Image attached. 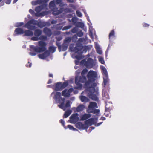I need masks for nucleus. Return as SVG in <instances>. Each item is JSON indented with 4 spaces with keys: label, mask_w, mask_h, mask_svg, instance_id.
<instances>
[{
    "label": "nucleus",
    "mask_w": 153,
    "mask_h": 153,
    "mask_svg": "<svg viewBox=\"0 0 153 153\" xmlns=\"http://www.w3.org/2000/svg\"><path fill=\"white\" fill-rule=\"evenodd\" d=\"M97 76V74L96 72L92 70H90L87 75L88 81L85 84V86L89 88L88 89L89 92L88 95L90 98L96 101H97L98 100V92L96 84L94 82L95 78Z\"/></svg>",
    "instance_id": "obj_1"
},
{
    "label": "nucleus",
    "mask_w": 153,
    "mask_h": 153,
    "mask_svg": "<svg viewBox=\"0 0 153 153\" xmlns=\"http://www.w3.org/2000/svg\"><path fill=\"white\" fill-rule=\"evenodd\" d=\"M46 40H41L38 42V46L30 45V52L29 54L31 56H35L36 55V53H40L45 51L47 49V43L45 41Z\"/></svg>",
    "instance_id": "obj_2"
},
{
    "label": "nucleus",
    "mask_w": 153,
    "mask_h": 153,
    "mask_svg": "<svg viewBox=\"0 0 153 153\" xmlns=\"http://www.w3.org/2000/svg\"><path fill=\"white\" fill-rule=\"evenodd\" d=\"M53 95H54L53 98L54 99L56 102L57 103L60 104L58 105L60 108L65 111L67 108L70 107V102L67 101H66V104H65V99L64 97L62 98L61 97V94L60 92H53L51 94V96Z\"/></svg>",
    "instance_id": "obj_3"
},
{
    "label": "nucleus",
    "mask_w": 153,
    "mask_h": 153,
    "mask_svg": "<svg viewBox=\"0 0 153 153\" xmlns=\"http://www.w3.org/2000/svg\"><path fill=\"white\" fill-rule=\"evenodd\" d=\"M33 25H37L40 27H42L45 25L42 24L41 22H39L38 21L34 19L30 20L26 23L24 26L29 29L34 30L35 29V27Z\"/></svg>",
    "instance_id": "obj_4"
},
{
    "label": "nucleus",
    "mask_w": 153,
    "mask_h": 153,
    "mask_svg": "<svg viewBox=\"0 0 153 153\" xmlns=\"http://www.w3.org/2000/svg\"><path fill=\"white\" fill-rule=\"evenodd\" d=\"M80 64L82 65L85 66L88 68H91L95 65V62L91 58H85L81 62Z\"/></svg>",
    "instance_id": "obj_5"
},
{
    "label": "nucleus",
    "mask_w": 153,
    "mask_h": 153,
    "mask_svg": "<svg viewBox=\"0 0 153 153\" xmlns=\"http://www.w3.org/2000/svg\"><path fill=\"white\" fill-rule=\"evenodd\" d=\"M97 107V103L93 102H90L88 106V113H93L94 114H97L99 112V110L95 108Z\"/></svg>",
    "instance_id": "obj_6"
},
{
    "label": "nucleus",
    "mask_w": 153,
    "mask_h": 153,
    "mask_svg": "<svg viewBox=\"0 0 153 153\" xmlns=\"http://www.w3.org/2000/svg\"><path fill=\"white\" fill-rule=\"evenodd\" d=\"M49 6L50 8L53 11V13L54 15H58L61 13L63 11V10L62 8H60L59 10H56L57 9L55 7L56 4L54 1H52L49 4Z\"/></svg>",
    "instance_id": "obj_7"
},
{
    "label": "nucleus",
    "mask_w": 153,
    "mask_h": 153,
    "mask_svg": "<svg viewBox=\"0 0 153 153\" xmlns=\"http://www.w3.org/2000/svg\"><path fill=\"white\" fill-rule=\"evenodd\" d=\"M80 71L78 70L76 72L75 83L77 86L75 87L77 89H80L82 87V85L80 83V78L82 76H79L78 75L79 74Z\"/></svg>",
    "instance_id": "obj_8"
},
{
    "label": "nucleus",
    "mask_w": 153,
    "mask_h": 153,
    "mask_svg": "<svg viewBox=\"0 0 153 153\" xmlns=\"http://www.w3.org/2000/svg\"><path fill=\"white\" fill-rule=\"evenodd\" d=\"M71 41V39L70 38L68 37L65 39L63 44L60 46H59V48L60 49V51H66L68 48V47L69 43Z\"/></svg>",
    "instance_id": "obj_9"
},
{
    "label": "nucleus",
    "mask_w": 153,
    "mask_h": 153,
    "mask_svg": "<svg viewBox=\"0 0 153 153\" xmlns=\"http://www.w3.org/2000/svg\"><path fill=\"white\" fill-rule=\"evenodd\" d=\"M86 87V90L82 92L81 93V95L79 97L81 101L83 102H87L89 101V99L88 98L85 96L83 95L86 94L89 97L88 95V93H89L88 89H89V88Z\"/></svg>",
    "instance_id": "obj_10"
},
{
    "label": "nucleus",
    "mask_w": 153,
    "mask_h": 153,
    "mask_svg": "<svg viewBox=\"0 0 153 153\" xmlns=\"http://www.w3.org/2000/svg\"><path fill=\"white\" fill-rule=\"evenodd\" d=\"M79 114L78 113H75L72 114L70 117V122L72 123H75L79 120Z\"/></svg>",
    "instance_id": "obj_11"
},
{
    "label": "nucleus",
    "mask_w": 153,
    "mask_h": 153,
    "mask_svg": "<svg viewBox=\"0 0 153 153\" xmlns=\"http://www.w3.org/2000/svg\"><path fill=\"white\" fill-rule=\"evenodd\" d=\"M88 71V70L86 68L83 69L81 73L82 77L80 78V82H81L83 83L86 81V78L84 75L87 73Z\"/></svg>",
    "instance_id": "obj_12"
},
{
    "label": "nucleus",
    "mask_w": 153,
    "mask_h": 153,
    "mask_svg": "<svg viewBox=\"0 0 153 153\" xmlns=\"http://www.w3.org/2000/svg\"><path fill=\"white\" fill-rule=\"evenodd\" d=\"M73 91V89L72 88H70L68 90L65 89L62 91V95L65 97H68L70 96V93L72 92Z\"/></svg>",
    "instance_id": "obj_13"
},
{
    "label": "nucleus",
    "mask_w": 153,
    "mask_h": 153,
    "mask_svg": "<svg viewBox=\"0 0 153 153\" xmlns=\"http://www.w3.org/2000/svg\"><path fill=\"white\" fill-rule=\"evenodd\" d=\"M50 53L48 51H45L43 53L39 54L38 57L41 59H45L46 58L49 56Z\"/></svg>",
    "instance_id": "obj_14"
},
{
    "label": "nucleus",
    "mask_w": 153,
    "mask_h": 153,
    "mask_svg": "<svg viewBox=\"0 0 153 153\" xmlns=\"http://www.w3.org/2000/svg\"><path fill=\"white\" fill-rule=\"evenodd\" d=\"M85 108V106L82 104L79 105L77 107H74L72 109L75 112H79L83 110Z\"/></svg>",
    "instance_id": "obj_15"
},
{
    "label": "nucleus",
    "mask_w": 153,
    "mask_h": 153,
    "mask_svg": "<svg viewBox=\"0 0 153 153\" xmlns=\"http://www.w3.org/2000/svg\"><path fill=\"white\" fill-rule=\"evenodd\" d=\"M74 46V44H71L70 46L69 49L71 51H74L75 53L78 52L82 48L81 46L76 47L73 49V48Z\"/></svg>",
    "instance_id": "obj_16"
},
{
    "label": "nucleus",
    "mask_w": 153,
    "mask_h": 153,
    "mask_svg": "<svg viewBox=\"0 0 153 153\" xmlns=\"http://www.w3.org/2000/svg\"><path fill=\"white\" fill-rule=\"evenodd\" d=\"M47 39V37L44 36H41L39 37L38 36L33 37L31 38V40L33 41H38L39 40H46Z\"/></svg>",
    "instance_id": "obj_17"
},
{
    "label": "nucleus",
    "mask_w": 153,
    "mask_h": 153,
    "mask_svg": "<svg viewBox=\"0 0 153 153\" xmlns=\"http://www.w3.org/2000/svg\"><path fill=\"white\" fill-rule=\"evenodd\" d=\"M46 6V4H43L42 5L36 7L35 9V10L37 13H39L42 9L45 8Z\"/></svg>",
    "instance_id": "obj_18"
},
{
    "label": "nucleus",
    "mask_w": 153,
    "mask_h": 153,
    "mask_svg": "<svg viewBox=\"0 0 153 153\" xmlns=\"http://www.w3.org/2000/svg\"><path fill=\"white\" fill-rule=\"evenodd\" d=\"M24 31L22 28H17L16 29L15 31V35H19L22 34L24 33Z\"/></svg>",
    "instance_id": "obj_19"
},
{
    "label": "nucleus",
    "mask_w": 153,
    "mask_h": 153,
    "mask_svg": "<svg viewBox=\"0 0 153 153\" xmlns=\"http://www.w3.org/2000/svg\"><path fill=\"white\" fill-rule=\"evenodd\" d=\"M47 0H41L39 1V0H38L37 1H33L32 2L33 5H36L38 4H39L42 2H43L44 4H45Z\"/></svg>",
    "instance_id": "obj_20"
},
{
    "label": "nucleus",
    "mask_w": 153,
    "mask_h": 153,
    "mask_svg": "<svg viewBox=\"0 0 153 153\" xmlns=\"http://www.w3.org/2000/svg\"><path fill=\"white\" fill-rule=\"evenodd\" d=\"M95 48L98 53L99 54H101L102 53V51L98 44L97 43H95Z\"/></svg>",
    "instance_id": "obj_21"
},
{
    "label": "nucleus",
    "mask_w": 153,
    "mask_h": 153,
    "mask_svg": "<svg viewBox=\"0 0 153 153\" xmlns=\"http://www.w3.org/2000/svg\"><path fill=\"white\" fill-rule=\"evenodd\" d=\"M76 128L79 129H85V128L84 125L80 122L77 123L76 124Z\"/></svg>",
    "instance_id": "obj_22"
},
{
    "label": "nucleus",
    "mask_w": 153,
    "mask_h": 153,
    "mask_svg": "<svg viewBox=\"0 0 153 153\" xmlns=\"http://www.w3.org/2000/svg\"><path fill=\"white\" fill-rule=\"evenodd\" d=\"M101 69L102 70L104 76H108V74L106 69L105 67L103 66H100Z\"/></svg>",
    "instance_id": "obj_23"
},
{
    "label": "nucleus",
    "mask_w": 153,
    "mask_h": 153,
    "mask_svg": "<svg viewBox=\"0 0 153 153\" xmlns=\"http://www.w3.org/2000/svg\"><path fill=\"white\" fill-rule=\"evenodd\" d=\"M62 89L61 82H58L56 84V87L55 88V90L59 91Z\"/></svg>",
    "instance_id": "obj_24"
},
{
    "label": "nucleus",
    "mask_w": 153,
    "mask_h": 153,
    "mask_svg": "<svg viewBox=\"0 0 153 153\" xmlns=\"http://www.w3.org/2000/svg\"><path fill=\"white\" fill-rule=\"evenodd\" d=\"M44 33L48 36H50L51 35V30L47 28H45L43 30Z\"/></svg>",
    "instance_id": "obj_25"
},
{
    "label": "nucleus",
    "mask_w": 153,
    "mask_h": 153,
    "mask_svg": "<svg viewBox=\"0 0 153 153\" xmlns=\"http://www.w3.org/2000/svg\"><path fill=\"white\" fill-rule=\"evenodd\" d=\"M91 117V115L89 114H85L81 116V119L82 120H85Z\"/></svg>",
    "instance_id": "obj_26"
},
{
    "label": "nucleus",
    "mask_w": 153,
    "mask_h": 153,
    "mask_svg": "<svg viewBox=\"0 0 153 153\" xmlns=\"http://www.w3.org/2000/svg\"><path fill=\"white\" fill-rule=\"evenodd\" d=\"M25 35L27 36H32L33 35V32L30 30H27L24 31Z\"/></svg>",
    "instance_id": "obj_27"
},
{
    "label": "nucleus",
    "mask_w": 153,
    "mask_h": 153,
    "mask_svg": "<svg viewBox=\"0 0 153 153\" xmlns=\"http://www.w3.org/2000/svg\"><path fill=\"white\" fill-rule=\"evenodd\" d=\"M75 58L77 59V60L75 61V63L76 64H79V60L82 59V57L81 54H79L75 56Z\"/></svg>",
    "instance_id": "obj_28"
},
{
    "label": "nucleus",
    "mask_w": 153,
    "mask_h": 153,
    "mask_svg": "<svg viewBox=\"0 0 153 153\" xmlns=\"http://www.w3.org/2000/svg\"><path fill=\"white\" fill-rule=\"evenodd\" d=\"M93 123V119H88L85 122V124L88 126H90Z\"/></svg>",
    "instance_id": "obj_29"
},
{
    "label": "nucleus",
    "mask_w": 153,
    "mask_h": 153,
    "mask_svg": "<svg viewBox=\"0 0 153 153\" xmlns=\"http://www.w3.org/2000/svg\"><path fill=\"white\" fill-rule=\"evenodd\" d=\"M93 30L92 28V27L91 26H89V33L90 36L91 38L93 37Z\"/></svg>",
    "instance_id": "obj_30"
},
{
    "label": "nucleus",
    "mask_w": 153,
    "mask_h": 153,
    "mask_svg": "<svg viewBox=\"0 0 153 153\" xmlns=\"http://www.w3.org/2000/svg\"><path fill=\"white\" fill-rule=\"evenodd\" d=\"M72 112L71 110H67L65 112V113L64 114V117L65 118H67L71 114Z\"/></svg>",
    "instance_id": "obj_31"
},
{
    "label": "nucleus",
    "mask_w": 153,
    "mask_h": 153,
    "mask_svg": "<svg viewBox=\"0 0 153 153\" xmlns=\"http://www.w3.org/2000/svg\"><path fill=\"white\" fill-rule=\"evenodd\" d=\"M42 33V31L39 29H37L35 30L34 35L36 36L39 37Z\"/></svg>",
    "instance_id": "obj_32"
},
{
    "label": "nucleus",
    "mask_w": 153,
    "mask_h": 153,
    "mask_svg": "<svg viewBox=\"0 0 153 153\" xmlns=\"http://www.w3.org/2000/svg\"><path fill=\"white\" fill-rule=\"evenodd\" d=\"M49 49L50 51L53 53L55 51L56 48L53 46H52L49 47Z\"/></svg>",
    "instance_id": "obj_33"
},
{
    "label": "nucleus",
    "mask_w": 153,
    "mask_h": 153,
    "mask_svg": "<svg viewBox=\"0 0 153 153\" xmlns=\"http://www.w3.org/2000/svg\"><path fill=\"white\" fill-rule=\"evenodd\" d=\"M104 82L103 83L104 85H105L108 81V76H104L103 77Z\"/></svg>",
    "instance_id": "obj_34"
},
{
    "label": "nucleus",
    "mask_w": 153,
    "mask_h": 153,
    "mask_svg": "<svg viewBox=\"0 0 153 153\" xmlns=\"http://www.w3.org/2000/svg\"><path fill=\"white\" fill-rule=\"evenodd\" d=\"M77 26L83 28L84 26V24L83 23L81 22H78L76 23Z\"/></svg>",
    "instance_id": "obj_35"
},
{
    "label": "nucleus",
    "mask_w": 153,
    "mask_h": 153,
    "mask_svg": "<svg viewBox=\"0 0 153 153\" xmlns=\"http://www.w3.org/2000/svg\"><path fill=\"white\" fill-rule=\"evenodd\" d=\"M62 0H56L55 1V2L56 4L57 5L58 4L60 6H62L63 5V4L62 3Z\"/></svg>",
    "instance_id": "obj_36"
},
{
    "label": "nucleus",
    "mask_w": 153,
    "mask_h": 153,
    "mask_svg": "<svg viewBox=\"0 0 153 153\" xmlns=\"http://www.w3.org/2000/svg\"><path fill=\"white\" fill-rule=\"evenodd\" d=\"M67 128H69L70 130H72L73 131H78L77 129L74 128L71 125H68L67 126Z\"/></svg>",
    "instance_id": "obj_37"
},
{
    "label": "nucleus",
    "mask_w": 153,
    "mask_h": 153,
    "mask_svg": "<svg viewBox=\"0 0 153 153\" xmlns=\"http://www.w3.org/2000/svg\"><path fill=\"white\" fill-rule=\"evenodd\" d=\"M102 96L103 97H106L107 98H108V95L106 92V91L104 90H103L102 93Z\"/></svg>",
    "instance_id": "obj_38"
},
{
    "label": "nucleus",
    "mask_w": 153,
    "mask_h": 153,
    "mask_svg": "<svg viewBox=\"0 0 153 153\" xmlns=\"http://www.w3.org/2000/svg\"><path fill=\"white\" fill-rule=\"evenodd\" d=\"M99 61L102 64H104L105 63V61L103 58L101 57H99Z\"/></svg>",
    "instance_id": "obj_39"
},
{
    "label": "nucleus",
    "mask_w": 153,
    "mask_h": 153,
    "mask_svg": "<svg viewBox=\"0 0 153 153\" xmlns=\"http://www.w3.org/2000/svg\"><path fill=\"white\" fill-rule=\"evenodd\" d=\"M68 85V83L67 82H65L62 84V89L66 87Z\"/></svg>",
    "instance_id": "obj_40"
},
{
    "label": "nucleus",
    "mask_w": 153,
    "mask_h": 153,
    "mask_svg": "<svg viewBox=\"0 0 153 153\" xmlns=\"http://www.w3.org/2000/svg\"><path fill=\"white\" fill-rule=\"evenodd\" d=\"M24 24V23L22 22H18L16 23L15 25V26L16 27H19L22 26Z\"/></svg>",
    "instance_id": "obj_41"
},
{
    "label": "nucleus",
    "mask_w": 153,
    "mask_h": 153,
    "mask_svg": "<svg viewBox=\"0 0 153 153\" xmlns=\"http://www.w3.org/2000/svg\"><path fill=\"white\" fill-rule=\"evenodd\" d=\"M76 14L77 16L79 17H81L82 16V14L79 11L77 10L76 11Z\"/></svg>",
    "instance_id": "obj_42"
},
{
    "label": "nucleus",
    "mask_w": 153,
    "mask_h": 153,
    "mask_svg": "<svg viewBox=\"0 0 153 153\" xmlns=\"http://www.w3.org/2000/svg\"><path fill=\"white\" fill-rule=\"evenodd\" d=\"M114 30H112L109 34V38H110L111 37L114 36Z\"/></svg>",
    "instance_id": "obj_43"
},
{
    "label": "nucleus",
    "mask_w": 153,
    "mask_h": 153,
    "mask_svg": "<svg viewBox=\"0 0 153 153\" xmlns=\"http://www.w3.org/2000/svg\"><path fill=\"white\" fill-rule=\"evenodd\" d=\"M71 26H65L64 27L62 30H63L67 29H69L70 28H71Z\"/></svg>",
    "instance_id": "obj_44"
},
{
    "label": "nucleus",
    "mask_w": 153,
    "mask_h": 153,
    "mask_svg": "<svg viewBox=\"0 0 153 153\" xmlns=\"http://www.w3.org/2000/svg\"><path fill=\"white\" fill-rule=\"evenodd\" d=\"M83 33L82 31H80L79 32H78L77 34L78 36L79 37H81L83 36Z\"/></svg>",
    "instance_id": "obj_45"
},
{
    "label": "nucleus",
    "mask_w": 153,
    "mask_h": 153,
    "mask_svg": "<svg viewBox=\"0 0 153 153\" xmlns=\"http://www.w3.org/2000/svg\"><path fill=\"white\" fill-rule=\"evenodd\" d=\"M60 123L62 124L63 126L64 127V128L65 129H66V128L65 127L64 124H65V122L63 120H60Z\"/></svg>",
    "instance_id": "obj_46"
},
{
    "label": "nucleus",
    "mask_w": 153,
    "mask_h": 153,
    "mask_svg": "<svg viewBox=\"0 0 153 153\" xmlns=\"http://www.w3.org/2000/svg\"><path fill=\"white\" fill-rule=\"evenodd\" d=\"M5 3L7 4H10L11 2V0H4Z\"/></svg>",
    "instance_id": "obj_47"
},
{
    "label": "nucleus",
    "mask_w": 153,
    "mask_h": 153,
    "mask_svg": "<svg viewBox=\"0 0 153 153\" xmlns=\"http://www.w3.org/2000/svg\"><path fill=\"white\" fill-rule=\"evenodd\" d=\"M45 15V12H43L40 13L39 16H43Z\"/></svg>",
    "instance_id": "obj_48"
},
{
    "label": "nucleus",
    "mask_w": 153,
    "mask_h": 153,
    "mask_svg": "<svg viewBox=\"0 0 153 153\" xmlns=\"http://www.w3.org/2000/svg\"><path fill=\"white\" fill-rule=\"evenodd\" d=\"M77 30V28L75 27V28H74V29H73L72 30V32H73V33H75L76 31Z\"/></svg>",
    "instance_id": "obj_49"
},
{
    "label": "nucleus",
    "mask_w": 153,
    "mask_h": 153,
    "mask_svg": "<svg viewBox=\"0 0 153 153\" xmlns=\"http://www.w3.org/2000/svg\"><path fill=\"white\" fill-rule=\"evenodd\" d=\"M72 20L74 23H75L76 21V18L73 17L72 19Z\"/></svg>",
    "instance_id": "obj_50"
},
{
    "label": "nucleus",
    "mask_w": 153,
    "mask_h": 153,
    "mask_svg": "<svg viewBox=\"0 0 153 153\" xmlns=\"http://www.w3.org/2000/svg\"><path fill=\"white\" fill-rule=\"evenodd\" d=\"M29 12L30 13H31L32 14H34V11L31 9H30L29 10Z\"/></svg>",
    "instance_id": "obj_51"
},
{
    "label": "nucleus",
    "mask_w": 153,
    "mask_h": 153,
    "mask_svg": "<svg viewBox=\"0 0 153 153\" xmlns=\"http://www.w3.org/2000/svg\"><path fill=\"white\" fill-rule=\"evenodd\" d=\"M26 66L27 67H30L31 66V64H30L29 62H28V63L26 64Z\"/></svg>",
    "instance_id": "obj_52"
},
{
    "label": "nucleus",
    "mask_w": 153,
    "mask_h": 153,
    "mask_svg": "<svg viewBox=\"0 0 153 153\" xmlns=\"http://www.w3.org/2000/svg\"><path fill=\"white\" fill-rule=\"evenodd\" d=\"M149 25L147 24L144 23L143 24V26L146 27H148L149 26Z\"/></svg>",
    "instance_id": "obj_53"
},
{
    "label": "nucleus",
    "mask_w": 153,
    "mask_h": 153,
    "mask_svg": "<svg viewBox=\"0 0 153 153\" xmlns=\"http://www.w3.org/2000/svg\"><path fill=\"white\" fill-rule=\"evenodd\" d=\"M102 122L99 123L96 125V126H99L101 124H102Z\"/></svg>",
    "instance_id": "obj_54"
},
{
    "label": "nucleus",
    "mask_w": 153,
    "mask_h": 153,
    "mask_svg": "<svg viewBox=\"0 0 153 153\" xmlns=\"http://www.w3.org/2000/svg\"><path fill=\"white\" fill-rule=\"evenodd\" d=\"M67 1L69 2H73L74 1L73 0H67Z\"/></svg>",
    "instance_id": "obj_55"
},
{
    "label": "nucleus",
    "mask_w": 153,
    "mask_h": 153,
    "mask_svg": "<svg viewBox=\"0 0 153 153\" xmlns=\"http://www.w3.org/2000/svg\"><path fill=\"white\" fill-rule=\"evenodd\" d=\"M71 100L72 101H74L75 99V98L74 97H72L71 98Z\"/></svg>",
    "instance_id": "obj_56"
},
{
    "label": "nucleus",
    "mask_w": 153,
    "mask_h": 153,
    "mask_svg": "<svg viewBox=\"0 0 153 153\" xmlns=\"http://www.w3.org/2000/svg\"><path fill=\"white\" fill-rule=\"evenodd\" d=\"M56 23V22L55 21V20H53L51 22V23L53 24H55Z\"/></svg>",
    "instance_id": "obj_57"
},
{
    "label": "nucleus",
    "mask_w": 153,
    "mask_h": 153,
    "mask_svg": "<svg viewBox=\"0 0 153 153\" xmlns=\"http://www.w3.org/2000/svg\"><path fill=\"white\" fill-rule=\"evenodd\" d=\"M49 76L50 77H53V75L52 74H50L49 75Z\"/></svg>",
    "instance_id": "obj_58"
},
{
    "label": "nucleus",
    "mask_w": 153,
    "mask_h": 153,
    "mask_svg": "<svg viewBox=\"0 0 153 153\" xmlns=\"http://www.w3.org/2000/svg\"><path fill=\"white\" fill-rule=\"evenodd\" d=\"M52 82V81L51 80H50L48 81V84H49V83H51V82Z\"/></svg>",
    "instance_id": "obj_59"
},
{
    "label": "nucleus",
    "mask_w": 153,
    "mask_h": 153,
    "mask_svg": "<svg viewBox=\"0 0 153 153\" xmlns=\"http://www.w3.org/2000/svg\"><path fill=\"white\" fill-rule=\"evenodd\" d=\"M18 1V0H14L13 1V3H16L17 1Z\"/></svg>",
    "instance_id": "obj_60"
},
{
    "label": "nucleus",
    "mask_w": 153,
    "mask_h": 153,
    "mask_svg": "<svg viewBox=\"0 0 153 153\" xmlns=\"http://www.w3.org/2000/svg\"><path fill=\"white\" fill-rule=\"evenodd\" d=\"M83 12L85 13V16H87V13H86V12L84 10H83Z\"/></svg>",
    "instance_id": "obj_61"
},
{
    "label": "nucleus",
    "mask_w": 153,
    "mask_h": 153,
    "mask_svg": "<svg viewBox=\"0 0 153 153\" xmlns=\"http://www.w3.org/2000/svg\"><path fill=\"white\" fill-rule=\"evenodd\" d=\"M74 68L75 69H77L78 68V67L77 66H75Z\"/></svg>",
    "instance_id": "obj_62"
},
{
    "label": "nucleus",
    "mask_w": 153,
    "mask_h": 153,
    "mask_svg": "<svg viewBox=\"0 0 153 153\" xmlns=\"http://www.w3.org/2000/svg\"><path fill=\"white\" fill-rule=\"evenodd\" d=\"M102 120H104L105 119V118L104 117H103L102 118Z\"/></svg>",
    "instance_id": "obj_63"
},
{
    "label": "nucleus",
    "mask_w": 153,
    "mask_h": 153,
    "mask_svg": "<svg viewBox=\"0 0 153 153\" xmlns=\"http://www.w3.org/2000/svg\"><path fill=\"white\" fill-rule=\"evenodd\" d=\"M62 29V27H59L58 29H59V30H60Z\"/></svg>",
    "instance_id": "obj_64"
}]
</instances>
